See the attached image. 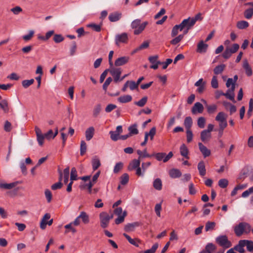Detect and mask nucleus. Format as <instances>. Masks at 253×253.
I'll list each match as a JSON object with an SVG mask.
<instances>
[{"label":"nucleus","mask_w":253,"mask_h":253,"mask_svg":"<svg viewBox=\"0 0 253 253\" xmlns=\"http://www.w3.org/2000/svg\"><path fill=\"white\" fill-rule=\"evenodd\" d=\"M207 111L209 114H212L214 113L217 109V106L215 104H212L211 105H207Z\"/></svg>","instance_id":"nucleus-57"},{"label":"nucleus","mask_w":253,"mask_h":253,"mask_svg":"<svg viewBox=\"0 0 253 253\" xmlns=\"http://www.w3.org/2000/svg\"><path fill=\"white\" fill-rule=\"evenodd\" d=\"M73 226L74 225L71 222L65 225L64 227L66 229L65 234H67L70 232H72L73 233H76L77 232V230Z\"/></svg>","instance_id":"nucleus-38"},{"label":"nucleus","mask_w":253,"mask_h":253,"mask_svg":"<svg viewBox=\"0 0 253 253\" xmlns=\"http://www.w3.org/2000/svg\"><path fill=\"white\" fill-rule=\"evenodd\" d=\"M123 168V163L119 162L114 167L113 171L115 173H118Z\"/></svg>","instance_id":"nucleus-53"},{"label":"nucleus","mask_w":253,"mask_h":253,"mask_svg":"<svg viewBox=\"0 0 253 253\" xmlns=\"http://www.w3.org/2000/svg\"><path fill=\"white\" fill-rule=\"evenodd\" d=\"M139 225L138 222H135L132 223H128L125 226V230L126 232H130L134 231L135 227Z\"/></svg>","instance_id":"nucleus-27"},{"label":"nucleus","mask_w":253,"mask_h":253,"mask_svg":"<svg viewBox=\"0 0 253 253\" xmlns=\"http://www.w3.org/2000/svg\"><path fill=\"white\" fill-rule=\"evenodd\" d=\"M215 241L218 244L224 248H228L232 246L231 243L228 240L226 235L218 236L216 238Z\"/></svg>","instance_id":"nucleus-4"},{"label":"nucleus","mask_w":253,"mask_h":253,"mask_svg":"<svg viewBox=\"0 0 253 253\" xmlns=\"http://www.w3.org/2000/svg\"><path fill=\"white\" fill-rule=\"evenodd\" d=\"M215 226V223L214 222L208 221L206 223L205 230L208 232L209 231L212 230L214 229Z\"/></svg>","instance_id":"nucleus-44"},{"label":"nucleus","mask_w":253,"mask_h":253,"mask_svg":"<svg viewBox=\"0 0 253 253\" xmlns=\"http://www.w3.org/2000/svg\"><path fill=\"white\" fill-rule=\"evenodd\" d=\"M206 124V119L203 117H201L198 118L197 120V125L201 128H203L205 127Z\"/></svg>","instance_id":"nucleus-48"},{"label":"nucleus","mask_w":253,"mask_h":253,"mask_svg":"<svg viewBox=\"0 0 253 253\" xmlns=\"http://www.w3.org/2000/svg\"><path fill=\"white\" fill-rule=\"evenodd\" d=\"M234 90H235V86L233 85V86H231L230 88H229L226 93H224V96H225L227 98L230 99V100L232 101H235L234 97H235V94H234Z\"/></svg>","instance_id":"nucleus-13"},{"label":"nucleus","mask_w":253,"mask_h":253,"mask_svg":"<svg viewBox=\"0 0 253 253\" xmlns=\"http://www.w3.org/2000/svg\"><path fill=\"white\" fill-rule=\"evenodd\" d=\"M193 134L191 129L186 130V139L188 143L191 142L193 140Z\"/></svg>","instance_id":"nucleus-63"},{"label":"nucleus","mask_w":253,"mask_h":253,"mask_svg":"<svg viewBox=\"0 0 253 253\" xmlns=\"http://www.w3.org/2000/svg\"><path fill=\"white\" fill-rule=\"evenodd\" d=\"M204 111L203 105L200 102H196L192 107V112L193 114L202 113Z\"/></svg>","instance_id":"nucleus-12"},{"label":"nucleus","mask_w":253,"mask_h":253,"mask_svg":"<svg viewBox=\"0 0 253 253\" xmlns=\"http://www.w3.org/2000/svg\"><path fill=\"white\" fill-rule=\"evenodd\" d=\"M59 174V181L53 184L51 188L53 190H55L57 189H60L62 186V184L61 181L62 179V172L61 170H58Z\"/></svg>","instance_id":"nucleus-25"},{"label":"nucleus","mask_w":253,"mask_h":253,"mask_svg":"<svg viewBox=\"0 0 253 253\" xmlns=\"http://www.w3.org/2000/svg\"><path fill=\"white\" fill-rule=\"evenodd\" d=\"M137 153L139 155L138 159L140 160V159L144 158L150 157L151 156L148 154L146 149H145L143 151H141L140 150H137Z\"/></svg>","instance_id":"nucleus-41"},{"label":"nucleus","mask_w":253,"mask_h":253,"mask_svg":"<svg viewBox=\"0 0 253 253\" xmlns=\"http://www.w3.org/2000/svg\"><path fill=\"white\" fill-rule=\"evenodd\" d=\"M158 55L152 56L149 57V61L152 64L150 66L151 68L155 70L158 69L159 65L161 63V62L158 61Z\"/></svg>","instance_id":"nucleus-10"},{"label":"nucleus","mask_w":253,"mask_h":253,"mask_svg":"<svg viewBox=\"0 0 253 253\" xmlns=\"http://www.w3.org/2000/svg\"><path fill=\"white\" fill-rule=\"evenodd\" d=\"M127 41V34L126 33L117 35L115 37V43L117 45H119L120 43H126Z\"/></svg>","instance_id":"nucleus-9"},{"label":"nucleus","mask_w":253,"mask_h":253,"mask_svg":"<svg viewBox=\"0 0 253 253\" xmlns=\"http://www.w3.org/2000/svg\"><path fill=\"white\" fill-rule=\"evenodd\" d=\"M91 164L93 170H96L101 165L100 160L96 156L93 157Z\"/></svg>","instance_id":"nucleus-28"},{"label":"nucleus","mask_w":253,"mask_h":253,"mask_svg":"<svg viewBox=\"0 0 253 253\" xmlns=\"http://www.w3.org/2000/svg\"><path fill=\"white\" fill-rule=\"evenodd\" d=\"M123 235L126 238L130 244L137 247L139 246V244L140 242L139 240L138 239H132L129 235L126 233H124Z\"/></svg>","instance_id":"nucleus-26"},{"label":"nucleus","mask_w":253,"mask_h":253,"mask_svg":"<svg viewBox=\"0 0 253 253\" xmlns=\"http://www.w3.org/2000/svg\"><path fill=\"white\" fill-rule=\"evenodd\" d=\"M218 186L222 188H226L228 185V181L227 179L223 178L218 181Z\"/></svg>","instance_id":"nucleus-51"},{"label":"nucleus","mask_w":253,"mask_h":253,"mask_svg":"<svg viewBox=\"0 0 253 253\" xmlns=\"http://www.w3.org/2000/svg\"><path fill=\"white\" fill-rule=\"evenodd\" d=\"M35 129L38 144L40 146H42L44 143V138H45V135L42 133L41 129L38 126H36Z\"/></svg>","instance_id":"nucleus-8"},{"label":"nucleus","mask_w":253,"mask_h":253,"mask_svg":"<svg viewBox=\"0 0 253 253\" xmlns=\"http://www.w3.org/2000/svg\"><path fill=\"white\" fill-rule=\"evenodd\" d=\"M252 193H253V186L243 192L242 194V197L244 198H247Z\"/></svg>","instance_id":"nucleus-61"},{"label":"nucleus","mask_w":253,"mask_h":253,"mask_svg":"<svg viewBox=\"0 0 253 253\" xmlns=\"http://www.w3.org/2000/svg\"><path fill=\"white\" fill-rule=\"evenodd\" d=\"M69 167L66 168L65 169H64L63 172L62 173V177L63 176L64 178V182L65 184H67L68 179H69Z\"/></svg>","instance_id":"nucleus-43"},{"label":"nucleus","mask_w":253,"mask_h":253,"mask_svg":"<svg viewBox=\"0 0 253 253\" xmlns=\"http://www.w3.org/2000/svg\"><path fill=\"white\" fill-rule=\"evenodd\" d=\"M244 241L247 250L250 252H253V241L247 240H244Z\"/></svg>","instance_id":"nucleus-42"},{"label":"nucleus","mask_w":253,"mask_h":253,"mask_svg":"<svg viewBox=\"0 0 253 253\" xmlns=\"http://www.w3.org/2000/svg\"><path fill=\"white\" fill-rule=\"evenodd\" d=\"M180 155L187 159H189V150L185 144H182L180 147Z\"/></svg>","instance_id":"nucleus-16"},{"label":"nucleus","mask_w":253,"mask_h":253,"mask_svg":"<svg viewBox=\"0 0 253 253\" xmlns=\"http://www.w3.org/2000/svg\"><path fill=\"white\" fill-rule=\"evenodd\" d=\"M128 56H122L117 58L115 62V65L117 67L123 66L126 64L129 61Z\"/></svg>","instance_id":"nucleus-11"},{"label":"nucleus","mask_w":253,"mask_h":253,"mask_svg":"<svg viewBox=\"0 0 253 253\" xmlns=\"http://www.w3.org/2000/svg\"><path fill=\"white\" fill-rule=\"evenodd\" d=\"M18 183V181H16L10 183H0V188L11 189L17 186Z\"/></svg>","instance_id":"nucleus-29"},{"label":"nucleus","mask_w":253,"mask_h":253,"mask_svg":"<svg viewBox=\"0 0 253 253\" xmlns=\"http://www.w3.org/2000/svg\"><path fill=\"white\" fill-rule=\"evenodd\" d=\"M128 130L129 131V134L130 136L136 135L138 133L137 125L136 124L130 126L128 128Z\"/></svg>","instance_id":"nucleus-34"},{"label":"nucleus","mask_w":253,"mask_h":253,"mask_svg":"<svg viewBox=\"0 0 253 253\" xmlns=\"http://www.w3.org/2000/svg\"><path fill=\"white\" fill-rule=\"evenodd\" d=\"M147 24V22L145 21L141 23L140 19H136L131 22L130 26L131 28L134 30L133 34L135 35H137L142 32Z\"/></svg>","instance_id":"nucleus-2"},{"label":"nucleus","mask_w":253,"mask_h":253,"mask_svg":"<svg viewBox=\"0 0 253 253\" xmlns=\"http://www.w3.org/2000/svg\"><path fill=\"white\" fill-rule=\"evenodd\" d=\"M169 176L172 178H177L182 175L181 171L177 169H172L169 172Z\"/></svg>","instance_id":"nucleus-18"},{"label":"nucleus","mask_w":253,"mask_h":253,"mask_svg":"<svg viewBox=\"0 0 253 253\" xmlns=\"http://www.w3.org/2000/svg\"><path fill=\"white\" fill-rule=\"evenodd\" d=\"M129 180V176L127 173H124L121 177L120 182L122 185L126 184Z\"/></svg>","instance_id":"nucleus-50"},{"label":"nucleus","mask_w":253,"mask_h":253,"mask_svg":"<svg viewBox=\"0 0 253 253\" xmlns=\"http://www.w3.org/2000/svg\"><path fill=\"white\" fill-rule=\"evenodd\" d=\"M101 110V107L100 104H97L96 105L93 111V115L94 117H97L100 113Z\"/></svg>","instance_id":"nucleus-58"},{"label":"nucleus","mask_w":253,"mask_h":253,"mask_svg":"<svg viewBox=\"0 0 253 253\" xmlns=\"http://www.w3.org/2000/svg\"><path fill=\"white\" fill-rule=\"evenodd\" d=\"M132 100V97L130 95H125L119 97L118 101L122 103H126L130 102Z\"/></svg>","instance_id":"nucleus-33"},{"label":"nucleus","mask_w":253,"mask_h":253,"mask_svg":"<svg viewBox=\"0 0 253 253\" xmlns=\"http://www.w3.org/2000/svg\"><path fill=\"white\" fill-rule=\"evenodd\" d=\"M154 188L157 190H161L162 188V182L160 178H157L154 180L153 184Z\"/></svg>","instance_id":"nucleus-36"},{"label":"nucleus","mask_w":253,"mask_h":253,"mask_svg":"<svg viewBox=\"0 0 253 253\" xmlns=\"http://www.w3.org/2000/svg\"><path fill=\"white\" fill-rule=\"evenodd\" d=\"M252 193H253V186L243 192L242 194V197L244 198H247Z\"/></svg>","instance_id":"nucleus-62"},{"label":"nucleus","mask_w":253,"mask_h":253,"mask_svg":"<svg viewBox=\"0 0 253 253\" xmlns=\"http://www.w3.org/2000/svg\"><path fill=\"white\" fill-rule=\"evenodd\" d=\"M226 48L232 54L238 51L239 48V45L237 43H234L231 47H227Z\"/></svg>","instance_id":"nucleus-49"},{"label":"nucleus","mask_w":253,"mask_h":253,"mask_svg":"<svg viewBox=\"0 0 253 253\" xmlns=\"http://www.w3.org/2000/svg\"><path fill=\"white\" fill-rule=\"evenodd\" d=\"M122 17V14L118 12L110 13L108 18L111 22H116L119 20Z\"/></svg>","instance_id":"nucleus-23"},{"label":"nucleus","mask_w":253,"mask_h":253,"mask_svg":"<svg viewBox=\"0 0 253 253\" xmlns=\"http://www.w3.org/2000/svg\"><path fill=\"white\" fill-rule=\"evenodd\" d=\"M87 27L91 28L92 30L96 32H100L101 31L100 25L92 23L87 25Z\"/></svg>","instance_id":"nucleus-64"},{"label":"nucleus","mask_w":253,"mask_h":253,"mask_svg":"<svg viewBox=\"0 0 253 253\" xmlns=\"http://www.w3.org/2000/svg\"><path fill=\"white\" fill-rule=\"evenodd\" d=\"M243 67L245 70L246 74L248 76H251L252 74V70L247 59H244L243 63Z\"/></svg>","instance_id":"nucleus-21"},{"label":"nucleus","mask_w":253,"mask_h":253,"mask_svg":"<svg viewBox=\"0 0 253 253\" xmlns=\"http://www.w3.org/2000/svg\"><path fill=\"white\" fill-rule=\"evenodd\" d=\"M34 31L33 30H30L27 35H24L22 37L23 39L25 41H30L34 35Z\"/></svg>","instance_id":"nucleus-55"},{"label":"nucleus","mask_w":253,"mask_h":253,"mask_svg":"<svg viewBox=\"0 0 253 253\" xmlns=\"http://www.w3.org/2000/svg\"><path fill=\"white\" fill-rule=\"evenodd\" d=\"M192 124L193 122L191 117H187L185 118L184 121V125L186 128V130L191 129Z\"/></svg>","instance_id":"nucleus-35"},{"label":"nucleus","mask_w":253,"mask_h":253,"mask_svg":"<svg viewBox=\"0 0 253 253\" xmlns=\"http://www.w3.org/2000/svg\"><path fill=\"white\" fill-rule=\"evenodd\" d=\"M50 218V214L49 213H45L42 217L40 222V228L44 230L45 229L48 220Z\"/></svg>","instance_id":"nucleus-14"},{"label":"nucleus","mask_w":253,"mask_h":253,"mask_svg":"<svg viewBox=\"0 0 253 253\" xmlns=\"http://www.w3.org/2000/svg\"><path fill=\"white\" fill-rule=\"evenodd\" d=\"M208 47V45L205 43L203 41H201L197 44V52L199 53L206 52Z\"/></svg>","instance_id":"nucleus-17"},{"label":"nucleus","mask_w":253,"mask_h":253,"mask_svg":"<svg viewBox=\"0 0 253 253\" xmlns=\"http://www.w3.org/2000/svg\"><path fill=\"white\" fill-rule=\"evenodd\" d=\"M113 218V215H110L106 212H102L99 214L100 226L103 228H105L108 226L110 220Z\"/></svg>","instance_id":"nucleus-3"},{"label":"nucleus","mask_w":253,"mask_h":253,"mask_svg":"<svg viewBox=\"0 0 253 253\" xmlns=\"http://www.w3.org/2000/svg\"><path fill=\"white\" fill-rule=\"evenodd\" d=\"M86 144L84 140H82L81 142L80 146V154L81 155H84L86 151Z\"/></svg>","instance_id":"nucleus-47"},{"label":"nucleus","mask_w":253,"mask_h":253,"mask_svg":"<svg viewBox=\"0 0 253 253\" xmlns=\"http://www.w3.org/2000/svg\"><path fill=\"white\" fill-rule=\"evenodd\" d=\"M79 218H80V219L85 224H88L89 222V216L84 211L81 212L80 214L79 215Z\"/></svg>","instance_id":"nucleus-30"},{"label":"nucleus","mask_w":253,"mask_h":253,"mask_svg":"<svg viewBox=\"0 0 253 253\" xmlns=\"http://www.w3.org/2000/svg\"><path fill=\"white\" fill-rule=\"evenodd\" d=\"M206 81H204L203 78L200 79L194 84L195 86L197 87V92L200 94L203 93L206 89Z\"/></svg>","instance_id":"nucleus-7"},{"label":"nucleus","mask_w":253,"mask_h":253,"mask_svg":"<svg viewBox=\"0 0 253 253\" xmlns=\"http://www.w3.org/2000/svg\"><path fill=\"white\" fill-rule=\"evenodd\" d=\"M236 26L239 29H244L249 27V24L247 21L242 20L238 21Z\"/></svg>","instance_id":"nucleus-39"},{"label":"nucleus","mask_w":253,"mask_h":253,"mask_svg":"<svg viewBox=\"0 0 253 253\" xmlns=\"http://www.w3.org/2000/svg\"><path fill=\"white\" fill-rule=\"evenodd\" d=\"M140 164V160L138 159L133 160L129 164V169H133L137 168L139 167Z\"/></svg>","instance_id":"nucleus-37"},{"label":"nucleus","mask_w":253,"mask_h":253,"mask_svg":"<svg viewBox=\"0 0 253 253\" xmlns=\"http://www.w3.org/2000/svg\"><path fill=\"white\" fill-rule=\"evenodd\" d=\"M201 140L206 143L208 142L211 138V133H209V131L205 130H203L201 132L200 134Z\"/></svg>","instance_id":"nucleus-20"},{"label":"nucleus","mask_w":253,"mask_h":253,"mask_svg":"<svg viewBox=\"0 0 253 253\" xmlns=\"http://www.w3.org/2000/svg\"><path fill=\"white\" fill-rule=\"evenodd\" d=\"M225 68V65L221 64L215 67L213 70V72L216 75H219L224 71Z\"/></svg>","instance_id":"nucleus-40"},{"label":"nucleus","mask_w":253,"mask_h":253,"mask_svg":"<svg viewBox=\"0 0 253 253\" xmlns=\"http://www.w3.org/2000/svg\"><path fill=\"white\" fill-rule=\"evenodd\" d=\"M147 101V97L146 96L143 97L142 99H141L139 101L135 102L134 104L138 106L143 107L146 103Z\"/></svg>","instance_id":"nucleus-54"},{"label":"nucleus","mask_w":253,"mask_h":253,"mask_svg":"<svg viewBox=\"0 0 253 253\" xmlns=\"http://www.w3.org/2000/svg\"><path fill=\"white\" fill-rule=\"evenodd\" d=\"M111 75L114 77V81L117 83L120 80V75L122 73V69L120 68H115L113 66L109 69Z\"/></svg>","instance_id":"nucleus-6"},{"label":"nucleus","mask_w":253,"mask_h":253,"mask_svg":"<svg viewBox=\"0 0 253 253\" xmlns=\"http://www.w3.org/2000/svg\"><path fill=\"white\" fill-rule=\"evenodd\" d=\"M183 35H179L170 41V43L175 45L179 42L183 38Z\"/></svg>","instance_id":"nucleus-56"},{"label":"nucleus","mask_w":253,"mask_h":253,"mask_svg":"<svg viewBox=\"0 0 253 253\" xmlns=\"http://www.w3.org/2000/svg\"><path fill=\"white\" fill-rule=\"evenodd\" d=\"M182 21L184 23V28L187 29V30H190L195 24L194 21H192L190 17L184 19Z\"/></svg>","instance_id":"nucleus-31"},{"label":"nucleus","mask_w":253,"mask_h":253,"mask_svg":"<svg viewBox=\"0 0 253 253\" xmlns=\"http://www.w3.org/2000/svg\"><path fill=\"white\" fill-rule=\"evenodd\" d=\"M197 167L200 175L201 176H205L206 174V169L204 162L203 161H200L198 163Z\"/></svg>","instance_id":"nucleus-24"},{"label":"nucleus","mask_w":253,"mask_h":253,"mask_svg":"<svg viewBox=\"0 0 253 253\" xmlns=\"http://www.w3.org/2000/svg\"><path fill=\"white\" fill-rule=\"evenodd\" d=\"M198 146L201 152L205 158L211 155V151L208 149L202 143L199 142Z\"/></svg>","instance_id":"nucleus-15"},{"label":"nucleus","mask_w":253,"mask_h":253,"mask_svg":"<svg viewBox=\"0 0 253 253\" xmlns=\"http://www.w3.org/2000/svg\"><path fill=\"white\" fill-rule=\"evenodd\" d=\"M244 240H240L239 243L234 247V249L240 253H244L245 252L244 247H245V244H244Z\"/></svg>","instance_id":"nucleus-32"},{"label":"nucleus","mask_w":253,"mask_h":253,"mask_svg":"<svg viewBox=\"0 0 253 253\" xmlns=\"http://www.w3.org/2000/svg\"><path fill=\"white\" fill-rule=\"evenodd\" d=\"M252 193H253V186L243 192L242 194V197L244 198H247Z\"/></svg>","instance_id":"nucleus-60"},{"label":"nucleus","mask_w":253,"mask_h":253,"mask_svg":"<svg viewBox=\"0 0 253 253\" xmlns=\"http://www.w3.org/2000/svg\"><path fill=\"white\" fill-rule=\"evenodd\" d=\"M77 50V44L75 42H73L70 48V55L73 56L75 54Z\"/></svg>","instance_id":"nucleus-59"},{"label":"nucleus","mask_w":253,"mask_h":253,"mask_svg":"<svg viewBox=\"0 0 253 253\" xmlns=\"http://www.w3.org/2000/svg\"><path fill=\"white\" fill-rule=\"evenodd\" d=\"M226 119L227 116L223 112H219L215 117V120L219 123V127H221V129L227 127V123Z\"/></svg>","instance_id":"nucleus-5"},{"label":"nucleus","mask_w":253,"mask_h":253,"mask_svg":"<svg viewBox=\"0 0 253 253\" xmlns=\"http://www.w3.org/2000/svg\"><path fill=\"white\" fill-rule=\"evenodd\" d=\"M34 82V79L25 80L22 81V84L24 88H27L32 85Z\"/></svg>","instance_id":"nucleus-52"},{"label":"nucleus","mask_w":253,"mask_h":253,"mask_svg":"<svg viewBox=\"0 0 253 253\" xmlns=\"http://www.w3.org/2000/svg\"><path fill=\"white\" fill-rule=\"evenodd\" d=\"M244 16L246 19H251L253 15V8H250L244 11Z\"/></svg>","instance_id":"nucleus-46"},{"label":"nucleus","mask_w":253,"mask_h":253,"mask_svg":"<svg viewBox=\"0 0 253 253\" xmlns=\"http://www.w3.org/2000/svg\"><path fill=\"white\" fill-rule=\"evenodd\" d=\"M94 128L93 126H90L88 127L85 132V138L87 141L90 140L94 133Z\"/></svg>","instance_id":"nucleus-22"},{"label":"nucleus","mask_w":253,"mask_h":253,"mask_svg":"<svg viewBox=\"0 0 253 253\" xmlns=\"http://www.w3.org/2000/svg\"><path fill=\"white\" fill-rule=\"evenodd\" d=\"M0 107L4 113L8 112V103L6 100H3L0 102Z\"/></svg>","instance_id":"nucleus-45"},{"label":"nucleus","mask_w":253,"mask_h":253,"mask_svg":"<svg viewBox=\"0 0 253 253\" xmlns=\"http://www.w3.org/2000/svg\"><path fill=\"white\" fill-rule=\"evenodd\" d=\"M251 231V225L245 222H240L234 227V232L237 236H241L244 233L248 234Z\"/></svg>","instance_id":"nucleus-1"},{"label":"nucleus","mask_w":253,"mask_h":253,"mask_svg":"<svg viewBox=\"0 0 253 253\" xmlns=\"http://www.w3.org/2000/svg\"><path fill=\"white\" fill-rule=\"evenodd\" d=\"M216 249L215 246L212 243H208L205 247L204 250L199 253H212Z\"/></svg>","instance_id":"nucleus-19"}]
</instances>
